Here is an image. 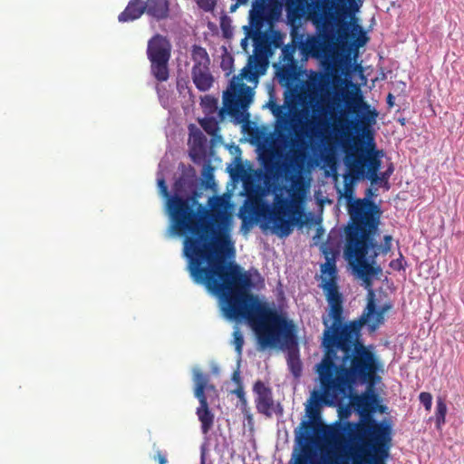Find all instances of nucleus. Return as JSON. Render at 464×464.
<instances>
[{"mask_svg":"<svg viewBox=\"0 0 464 464\" xmlns=\"http://www.w3.org/2000/svg\"><path fill=\"white\" fill-rule=\"evenodd\" d=\"M181 173L173 185L167 202L171 233L185 237L183 254L188 269L197 284L218 295L223 314L229 320H246L256 333L261 349L292 350L297 347L294 322L267 307L250 293L253 282L249 272L235 262L214 258L218 246L229 243V203L224 196H211L208 207L198 202L200 194L195 169L180 163Z\"/></svg>","mask_w":464,"mask_h":464,"instance_id":"1","label":"nucleus"},{"mask_svg":"<svg viewBox=\"0 0 464 464\" xmlns=\"http://www.w3.org/2000/svg\"><path fill=\"white\" fill-rule=\"evenodd\" d=\"M320 287L329 305L327 315L323 316L321 346L324 351L319 373L322 382L329 391L343 392L355 380L372 381L381 363L371 347H366L362 329L367 325L370 333L375 332L385 321V313L391 304L377 307L375 294L370 290L367 304L362 314L352 321L344 322L343 297L337 284V270L334 262L322 265Z\"/></svg>","mask_w":464,"mask_h":464,"instance_id":"2","label":"nucleus"},{"mask_svg":"<svg viewBox=\"0 0 464 464\" xmlns=\"http://www.w3.org/2000/svg\"><path fill=\"white\" fill-rule=\"evenodd\" d=\"M345 102L350 112L359 116L362 111L359 119L347 120L341 117L334 123V130L342 137V146L345 151L344 161L351 176L359 179L367 173V178L372 184H387L393 169L390 167L385 172L378 174L382 161L375 150L372 130L378 111L372 109L361 95L346 97Z\"/></svg>","mask_w":464,"mask_h":464,"instance_id":"3","label":"nucleus"},{"mask_svg":"<svg viewBox=\"0 0 464 464\" xmlns=\"http://www.w3.org/2000/svg\"><path fill=\"white\" fill-rule=\"evenodd\" d=\"M346 2L348 5H336L328 0L316 2L312 20L324 43L339 40L344 44L351 39L349 49L357 50L368 43L369 37L354 17L361 5L355 0Z\"/></svg>","mask_w":464,"mask_h":464,"instance_id":"4","label":"nucleus"},{"mask_svg":"<svg viewBox=\"0 0 464 464\" xmlns=\"http://www.w3.org/2000/svg\"><path fill=\"white\" fill-rule=\"evenodd\" d=\"M289 198L276 194L270 206L261 198L251 199L246 208L247 216L241 214L243 226L253 225L255 221L264 219L271 222L281 237H288L295 226L303 227L309 222V215L304 209V190L295 188L289 190Z\"/></svg>","mask_w":464,"mask_h":464,"instance_id":"5","label":"nucleus"},{"mask_svg":"<svg viewBox=\"0 0 464 464\" xmlns=\"http://www.w3.org/2000/svg\"><path fill=\"white\" fill-rule=\"evenodd\" d=\"M366 347H371V350L374 353V355L379 360L381 365L376 371V374L374 375L373 380L370 381H362L361 379L355 380L354 382L351 383V385L348 387V391L344 390L343 392H338V391H329L327 393L325 390V386H324L321 376L319 373V366L320 362L316 365V372L318 373V378L321 384L322 392L319 393L317 392H314V406H311L308 408L307 411L312 420L319 419V409H318V402L321 401L325 405L333 406L336 404H340L343 402L346 399L350 398L351 402L354 409L357 411V412L361 415L362 420H363L361 423L366 422L370 420L371 419H373L372 417V413L376 411V406L378 403V396L374 394L373 392H364L361 395H352L354 390V386L357 383L362 384H368L370 386L374 385L379 380V372H382L383 370V363L380 357L376 354L374 351L373 345H365Z\"/></svg>","mask_w":464,"mask_h":464,"instance_id":"6","label":"nucleus"},{"mask_svg":"<svg viewBox=\"0 0 464 464\" xmlns=\"http://www.w3.org/2000/svg\"><path fill=\"white\" fill-rule=\"evenodd\" d=\"M391 422L371 419L358 424L356 437L361 442L357 450L351 453L353 464H386L392 447Z\"/></svg>","mask_w":464,"mask_h":464,"instance_id":"7","label":"nucleus"},{"mask_svg":"<svg viewBox=\"0 0 464 464\" xmlns=\"http://www.w3.org/2000/svg\"><path fill=\"white\" fill-rule=\"evenodd\" d=\"M350 222L345 228V244L376 243L373 236L380 225V207L369 198H355L347 206Z\"/></svg>","mask_w":464,"mask_h":464,"instance_id":"8","label":"nucleus"},{"mask_svg":"<svg viewBox=\"0 0 464 464\" xmlns=\"http://www.w3.org/2000/svg\"><path fill=\"white\" fill-rule=\"evenodd\" d=\"M256 77V72L250 64L244 67L238 75L232 77L227 89L223 93V105L227 114L239 117L247 111L253 101L254 91L244 83L243 80L252 82Z\"/></svg>","mask_w":464,"mask_h":464,"instance_id":"9","label":"nucleus"},{"mask_svg":"<svg viewBox=\"0 0 464 464\" xmlns=\"http://www.w3.org/2000/svg\"><path fill=\"white\" fill-rule=\"evenodd\" d=\"M276 14L273 0H254L249 12V27L246 35L254 41L256 49L271 51L270 35L263 32L266 24H271Z\"/></svg>","mask_w":464,"mask_h":464,"instance_id":"10","label":"nucleus"},{"mask_svg":"<svg viewBox=\"0 0 464 464\" xmlns=\"http://www.w3.org/2000/svg\"><path fill=\"white\" fill-rule=\"evenodd\" d=\"M376 246V243L370 244H345L344 246V255L346 258L353 265L354 271L357 275L362 278L365 286L370 290H372V277L379 275L382 272L380 266H372L374 263L375 257L379 255V252L376 250L373 251L372 255H371L370 263L366 256L371 248H374Z\"/></svg>","mask_w":464,"mask_h":464,"instance_id":"11","label":"nucleus"},{"mask_svg":"<svg viewBox=\"0 0 464 464\" xmlns=\"http://www.w3.org/2000/svg\"><path fill=\"white\" fill-rule=\"evenodd\" d=\"M171 53L169 41L160 35L155 34L148 42L147 55L150 62V72L158 82H166L169 77V61Z\"/></svg>","mask_w":464,"mask_h":464,"instance_id":"12","label":"nucleus"},{"mask_svg":"<svg viewBox=\"0 0 464 464\" xmlns=\"http://www.w3.org/2000/svg\"><path fill=\"white\" fill-rule=\"evenodd\" d=\"M195 389L194 395L198 400L199 406L196 410V414L201 424V432L204 435L208 434L214 425V413L210 411L205 390L208 388V378L201 372H195L193 375Z\"/></svg>","mask_w":464,"mask_h":464,"instance_id":"13","label":"nucleus"},{"mask_svg":"<svg viewBox=\"0 0 464 464\" xmlns=\"http://www.w3.org/2000/svg\"><path fill=\"white\" fill-rule=\"evenodd\" d=\"M285 103L288 111H285V105H278L275 101H269L268 107L279 123L284 124L285 128L290 124L295 130L297 122H301L302 111L296 109V103L294 101L285 100Z\"/></svg>","mask_w":464,"mask_h":464,"instance_id":"14","label":"nucleus"},{"mask_svg":"<svg viewBox=\"0 0 464 464\" xmlns=\"http://www.w3.org/2000/svg\"><path fill=\"white\" fill-rule=\"evenodd\" d=\"M296 49L297 45L294 41L282 48L280 59L283 64L277 72V76L280 82H285L286 84L293 82L296 76L297 62L295 59Z\"/></svg>","mask_w":464,"mask_h":464,"instance_id":"15","label":"nucleus"},{"mask_svg":"<svg viewBox=\"0 0 464 464\" xmlns=\"http://www.w3.org/2000/svg\"><path fill=\"white\" fill-rule=\"evenodd\" d=\"M253 392L256 394L255 404L256 411L270 418L274 411V399L271 388L258 380L253 386Z\"/></svg>","mask_w":464,"mask_h":464,"instance_id":"16","label":"nucleus"},{"mask_svg":"<svg viewBox=\"0 0 464 464\" xmlns=\"http://www.w3.org/2000/svg\"><path fill=\"white\" fill-rule=\"evenodd\" d=\"M144 6H146L145 13L158 21L169 16V0H146L144 1Z\"/></svg>","mask_w":464,"mask_h":464,"instance_id":"17","label":"nucleus"},{"mask_svg":"<svg viewBox=\"0 0 464 464\" xmlns=\"http://www.w3.org/2000/svg\"><path fill=\"white\" fill-rule=\"evenodd\" d=\"M146 10L143 0H130L125 9L119 14L121 23H127L139 19Z\"/></svg>","mask_w":464,"mask_h":464,"instance_id":"18","label":"nucleus"},{"mask_svg":"<svg viewBox=\"0 0 464 464\" xmlns=\"http://www.w3.org/2000/svg\"><path fill=\"white\" fill-rule=\"evenodd\" d=\"M190 59L193 63L191 71L210 68V58L207 50L197 44H193L190 50Z\"/></svg>","mask_w":464,"mask_h":464,"instance_id":"19","label":"nucleus"},{"mask_svg":"<svg viewBox=\"0 0 464 464\" xmlns=\"http://www.w3.org/2000/svg\"><path fill=\"white\" fill-rule=\"evenodd\" d=\"M191 79L199 92H208L214 83V77L210 68L191 71Z\"/></svg>","mask_w":464,"mask_h":464,"instance_id":"20","label":"nucleus"},{"mask_svg":"<svg viewBox=\"0 0 464 464\" xmlns=\"http://www.w3.org/2000/svg\"><path fill=\"white\" fill-rule=\"evenodd\" d=\"M329 127V121L323 119L322 117L314 118V121L309 122V130L311 135L322 139L325 137L324 130H326Z\"/></svg>","mask_w":464,"mask_h":464,"instance_id":"21","label":"nucleus"},{"mask_svg":"<svg viewBox=\"0 0 464 464\" xmlns=\"http://www.w3.org/2000/svg\"><path fill=\"white\" fill-rule=\"evenodd\" d=\"M262 164L268 173H274L278 167L276 161V153L275 150H269L261 155Z\"/></svg>","mask_w":464,"mask_h":464,"instance_id":"22","label":"nucleus"},{"mask_svg":"<svg viewBox=\"0 0 464 464\" xmlns=\"http://www.w3.org/2000/svg\"><path fill=\"white\" fill-rule=\"evenodd\" d=\"M446 413H447V405L441 398H439L437 400L436 411H435V422H436V428L438 430H440L442 425L445 423Z\"/></svg>","mask_w":464,"mask_h":464,"instance_id":"23","label":"nucleus"},{"mask_svg":"<svg viewBox=\"0 0 464 464\" xmlns=\"http://www.w3.org/2000/svg\"><path fill=\"white\" fill-rule=\"evenodd\" d=\"M288 366L290 368V371L295 377L300 376L302 372V365L298 357H295L292 354H290L288 358Z\"/></svg>","mask_w":464,"mask_h":464,"instance_id":"24","label":"nucleus"},{"mask_svg":"<svg viewBox=\"0 0 464 464\" xmlns=\"http://www.w3.org/2000/svg\"><path fill=\"white\" fill-rule=\"evenodd\" d=\"M233 337H234L233 344L235 346L236 352H237L238 357H241L242 349H243V345H244L243 334H241V332L239 330H236L233 333Z\"/></svg>","mask_w":464,"mask_h":464,"instance_id":"25","label":"nucleus"},{"mask_svg":"<svg viewBox=\"0 0 464 464\" xmlns=\"http://www.w3.org/2000/svg\"><path fill=\"white\" fill-rule=\"evenodd\" d=\"M198 6L204 12H212L217 5V0H195Z\"/></svg>","mask_w":464,"mask_h":464,"instance_id":"26","label":"nucleus"},{"mask_svg":"<svg viewBox=\"0 0 464 464\" xmlns=\"http://www.w3.org/2000/svg\"><path fill=\"white\" fill-rule=\"evenodd\" d=\"M392 236L386 235L383 237V243L381 246H378L376 244V246L374 248H378L382 254L386 255L392 249Z\"/></svg>","mask_w":464,"mask_h":464,"instance_id":"27","label":"nucleus"},{"mask_svg":"<svg viewBox=\"0 0 464 464\" xmlns=\"http://www.w3.org/2000/svg\"><path fill=\"white\" fill-rule=\"evenodd\" d=\"M284 35L279 32H274L272 35H270V43L271 46L274 48H281L284 44Z\"/></svg>","mask_w":464,"mask_h":464,"instance_id":"28","label":"nucleus"},{"mask_svg":"<svg viewBox=\"0 0 464 464\" xmlns=\"http://www.w3.org/2000/svg\"><path fill=\"white\" fill-rule=\"evenodd\" d=\"M420 403L425 407L427 411H430L432 404V396L430 392H422L419 395Z\"/></svg>","mask_w":464,"mask_h":464,"instance_id":"29","label":"nucleus"},{"mask_svg":"<svg viewBox=\"0 0 464 464\" xmlns=\"http://www.w3.org/2000/svg\"><path fill=\"white\" fill-rule=\"evenodd\" d=\"M158 186H159V189H160V194L167 198V200L169 198V197H171L172 195L169 194V189H168V186L166 184V181L164 179H158Z\"/></svg>","mask_w":464,"mask_h":464,"instance_id":"30","label":"nucleus"},{"mask_svg":"<svg viewBox=\"0 0 464 464\" xmlns=\"http://www.w3.org/2000/svg\"><path fill=\"white\" fill-rule=\"evenodd\" d=\"M217 100L209 95H206L201 98V105L206 108H213L216 106Z\"/></svg>","mask_w":464,"mask_h":464,"instance_id":"31","label":"nucleus"},{"mask_svg":"<svg viewBox=\"0 0 464 464\" xmlns=\"http://www.w3.org/2000/svg\"><path fill=\"white\" fill-rule=\"evenodd\" d=\"M353 189L352 186H351V185L346 184V185H345L344 197H345V198L347 199V205H348L350 202H353V201H354V200H355V199L353 198Z\"/></svg>","mask_w":464,"mask_h":464,"instance_id":"32","label":"nucleus"},{"mask_svg":"<svg viewBox=\"0 0 464 464\" xmlns=\"http://www.w3.org/2000/svg\"><path fill=\"white\" fill-rule=\"evenodd\" d=\"M295 464H311L310 456L307 453L298 455L295 460Z\"/></svg>","mask_w":464,"mask_h":464,"instance_id":"33","label":"nucleus"},{"mask_svg":"<svg viewBox=\"0 0 464 464\" xmlns=\"http://www.w3.org/2000/svg\"><path fill=\"white\" fill-rule=\"evenodd\" d=\"M232 392L238 398L239 401L246 398L243 385H239Z\"/></svg>","mask_w":464,"mask_h":464,"instance_id":"34","label":"nucleus"},{"mask_svg":"<svg viewBox=\"0 0 464 464\" xmlns=\"http://www.w3.org/2000/svg\"><path fill=\"white\" fill-rule=\"evenodd\" d=\"M232 381L237 384V387H238L239 385H243L242 380L240 377V372L238 370H237L233 372Z\"/></svg>","mask_w":464,"mask_h":464,"instance_id":"35","label":"nucleus"},{"mask_svg":"<svg viewBox=\"0 0 464 464\" xmlns=\"http://www.w3.org/2000/svg\"><path fill=\"white\" fill-rule=\"evenodd\" d=\"M390 266L395 270L403 269L402 262L401 259H395L391 261Z\"/></svg>","mask_w":464,"mask_h":464,"instance_id":"36","label":"nucleus"},{"mask_svg":"<svg viewBox=\"0 0 464 464\" xmlns=\"http://www.w3.org/2000/svg\"><path fill=\"white\" fill-rule=\"evenodd\" d=\"M239 406H240V410H241L242 413L245 411L247 412L248 411H250V407L248 406L246 398H245L239 401Z\"/></svg>","mask_w":464,"mask_h":464,"instance_id":"37","label":"nucleus"},{"mask_svg":"<svg viewBox=\"0 0 464 464\" xmlns=\"http://www.w3.org/2000/svg\"><path fill=\"white\" fill-rule=\"evenodd\" d=\"M324 0H316V1L314 3V5L316 2H324ZM328 1H329V2H333V3L336 4V5H348V3L346 2V0H328ZM313 9H314V5L313 6ZM313 12H314V10H312V11L310 12V15H311V16H312V13H313Z\"/></svg>","mask_w":464,"mask_h":464,"instance_id":"38","label":"nucleus"},{"mask_svg":"<svg viewBox=\"0 0 464 464\" xmlns=\"http://www.w3.org/2000/svg\"><path fill=\"white\" fill-rule=\"evenodd\" d=\"M155 459L158 460L159 464H166L167 463V459H166L165 455H163L160 451L155 456Z\"/></svg>","mask_w":464,"mask_h":464,"instance_id":"39","label":"nucleus"},{"mask_svg":"<svg viewBox=\"0 0 464 464\" xmlns=\"http://www.w3.org/2000/svg\"><path fill=\"white\" fill-rule=\"evenodd\" d=\"M394 99L395 98L392 93H389L387 95L386 102H387L389 108H392L394 106Z\"/></svg>","mask_w":464,"mask_h":464,"instance_id":"40","label":"nucleus"},{"mask_svg":"<svg viewBox=\"0 0 464 464\" xmlns=\"http://www.w3.org/2000/svg\"><path fill=\"white\" fill-rule=\"evenodd\" d=\"M245 419L248 421V423H251L253 421V415L251 413V410L247 412H243Z\"/></svg>","mask_w":464,"mask_h":464,"instance_id":"41","label":"nucleus"},{"mask_svg":"<svg viewBox=\"0 0 464 464\" xmlns=\"http://www.w3.org/2000/svg\"><path fill=\"white\" fill-rule=\"evenodd\" d=\"M206 450H205V447L203 446L201 448V456H200V464H205L206 463Z\"/></svg>","mask_w":464,"mask_h":464,"instance_id":"42","label":"nucleus"},{"mask_svg":"<svg viewBox=\"0 0 464 464\" xmlns=\"http://www.w3.org/2000/svg\"><path fill=\"white\" fill-rule=\"evenodd\" d=\"M302 425L305 428L307 434H308V433H310V431H311V430H312L311 422H309V421H304V422L302 423Z\"/></svg>","mask_w":464,"mask_h":464,"instance_id":"43","label":"nucleus"},{"mask_svg":"<svg viewBox=\"0 0 464 464\" xmlns=\"http://www.w3.org/2000/svg\"><path fill=\"white\" fill-rule=\"evenodd\" d=\"M246 3H239L238 1L236 2V4H233L231 6H230V12L233 13L237 10V8L241 5H245Z\"/></svg>","mask_w":464,"mask_h":464,"instance_id":"44","label":"nucleus"},{"mask_svg":"<svg viewBox=\"0 0 464 464\" xmlns=\"http://www.w3.org/2000/svg\"><path fill=\"white\" fill-rule=\"evenodd\" d=\"M365 198H369V199H372V197L373 196V191L372 189V188H368L365 191Z\"/></svg>","mask_w":464,"mask_h":464,"instance_id":"45","label":"nucleus"},{"mask_svg":"<svg viewBox=\"0 0 464 464\" xmlns=\"http://www.w3.org/2000/svg\"><path fill=\"white\" fill-rule=\"evenodd\" d=\"M320 111L323 112L324 115H326V113H327L325 108H324V107H321Z\"/></svg>","mask_w":464,"mask_h":464,"instance_id":"46","label":"nucleus"},{"mask_svg":"<svg viewBox=\"0 0 464 464\" xmlns=\"http://www.w3.org/2000/svg\"><path fill=\"white\" fill-rule=\"evenodd\" d=\"M384 410H385V407H384V406H380V407H379V411H380L381 412H383V411H384Z\"/></svg>","mask_w":464,"mask_h":464,"instance_id":"47","label":"nucleus"},{"mask_svg":"<svg viewBox=\"0 0 464 464\" xmlns=\"http://www.w3.org/2000/svg\"><path fill=\"white\" fill-rule=\"evenodd\" d=\"M202 126H203V128H204V130H207L208 132H209V130H208V127H207L206 125L202 124Z\"/></svg>","mask_w":464,"mask_h":464,"instance_id":"48","label":"nucleus"}]
</instances>
